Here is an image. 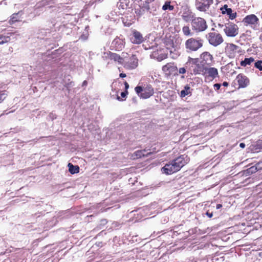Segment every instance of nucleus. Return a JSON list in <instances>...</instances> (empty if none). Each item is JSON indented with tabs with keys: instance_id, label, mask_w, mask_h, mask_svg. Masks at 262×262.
<instances>
[{
	"instance_id": "1",
	"label": "nucleus",
	"mask_w": 262,
	"mask_h": 262,
	"mask_svg": "<svg viewBox=\"0 0 262 262\" xmlns=\"http://www.w3.org/2000/svg\"><path fill=\"white\" fill-rule=\"evenodd\" d=\"M188 162L187 156L182 155L166 164L162 168L163 173L171 174L179 171Z\"/></svg>"
},
{
	"instance_id": "2",
	"label": "nucleus",
	"mask_w": 262,
	"mask_h": 262,
	"mask_svg": "<svg viewBox=\"0 0 262 262\" xmlns=\"http://www.w3.org/2000/svg\"><path fill=\"white\" fill-rule=\"evenodd\" d=\"M210 45L213 47H217L222 44L224 41L223 37L214 28L211 29V31L206 36Z\"/></svg>"
},
{
	"instance_id": "3",
	"label": "nucleus",
	"mask_w": 262,
	"mask_h": 262,
	"mask_svg": "<svg viewBox=\"0 0 262 262\" xmlns=\"http://www.w3.org/2000/svg\"><path fill=\"white\" fill-rule=\"evenodd\" d=\"M208 26L206 20L200 17H195L191 21L192 29L198 33L205 31Z\"/></svg>"
},
{
	"instance_id": "4",
	"label": "nucleus",
	"mask_w": 262,
	"mask_h": 262,
	"mask_svg": "<svg viewBox=\"0 0 262 262\" xmlns=\"http://www.w3.org/2000/svg\"><path fill=\"white\" fill-rule=\"evenodd\" d=\"M203 44V39L200 38H191L186 41L185 47L190 52L196 51L202 47Z\"/></svg>"
},
{
	"instance_id": "5",
	"label": "nucleus",
	"mask_w": 262,
	"mask_h": 262,
	"mask_svg": "<svg viewBox=\"0 0 262 262\" xmlns=\"http://www.w3.org/2000/svg\"><path fill=\"white\" fill-rule=\"evenodd\" d=\"M138 96L143 99L149 98L154 94V89L150 85L145 87L137 86L135 89Z\"/></svg>"
},
{
	"instance_id": "6",
	"label": "nucleus",
	"mask_w": 262,
	"mask_h": 262,
	"mask_svg": "<svg viewBox=\"0 0 262 262\" xmlns=\"http://www.w3.org/2000/svg\"><path fill=\"white\" fill-rule=\"evenodd\" d=\"M223 30L228 37H234L238 34V27L233 23L225 24Z\"/></svg>"
},
{
	"instance_id": "7",
	"label": "nucleus",
	"mask_w": 262,
	"mask_h": 262,
	"mask_svg": "<svg viewBox=\"0 0 262 262\" xmlns=\"http://www.w3.org/2000/svg\"><path fill=\"white\" fill-rule=\"evenodd\" d=\"M213 0H195V6L200 11H206L209 9Z\"/></svg>"
},
{
	"instance_id": "8",
	"label": "nucleus",
	"mask_w": 262,
	"mask_h": 262,
	"mask_svg": "<svg viewBox=\"0 0 262 262\" xmlns=\"http://www.w3.org/2000/svg\"><path fill=\"white\" fill-rule=\"evenodd\" d=\"M177 70V68L173 63H168L162 67V71L167 76L174 74Z\"/></svg>"
},
{
	"instance_id": "9",
	"label": "nucleus",
	"mask_w": 262,
	"mask_h": 262,
	"mask_svg": "<svg viewBox=\"0 0 262 262\" xmlns=\"http://www.w3.org/2000/svg\"><path fill=\"white\" fill-rule=\"evenodd\" d=\"M138 59L133 55L127 61H125L124 67L127 69H134L138 66Z\"/></svg>"
},
{
	"instance_id": "10",
	"label": "nucleus",
	"mask_w": 262,
	"mask_h": 262,
	"mask_svg": "<svg viewBox=\"0 0 262 262\" xmlns=\"http://www.w3.org/2000/svg\"><path fill=\"white\" fill-rule=\"evenodd\" d=\"M259 21V19L254 14H250L246 16L243 20V22L246 25H256Z\"/></svg>"
},
{
	"instance_id": "11",
	"label": "nucleus",
	"mask_w": 262,
	"mask_h": 262,
	"mask_svg": "<svg viewBox=\"0 0 262 262\" xmlns=\"http://www.w3.org/2000/svg\"><path fill=\"white\" fill-rule=\"evenodd\" d=\"M130 40L134 44H140L143 42L144 38L141 33L137 31H134L130 37Z\"/></svg>"
},
{
	"instance_id": "12",
	"label": "nucleus",
	"mask_w": 262,
	"mask_h": 262,
	"mask_svg": "<svg viewBox=\"0 0 262 262\" xmlns=\"http://www.w3.org/2000/svg\"><path fill=\"white\" fill-rule=\"evenodd\" d=\"M236 80L239 88H245L249 83V79L245 75L239 74L236 77Z\"/></svg>"
},
{
	"instance_id": "13",
	"label": "nucleus",
	"mask_w": 262,
	"mask_h": 262,
	"mask_svg": "<svg viewBox=\"0 0 262 262\" xmlns=\"http://www.w3.org/2000/svg\"><path fill=\"white\" fill-rule=\"evenodd\" d=\"M195 17L194 14L188 9H185L182 14L183 19L186 22L192 21Z\"/></svg>"
},
{
	"instance_id": "14",
	"label": "nucleus",
	"mask_w": 262,
	"mask_h": 262,
	"mask_svg": "<svg viewBox=\"0 0 262 262\" xmlns=\"http://www.w3.org/2000/svg\"><path fill=\"white\" fill-rule=\"evenodd\" d=\"M221 10L222 11V14H227L231 19H233L236 16V13L233 12L231 8H228L227 5H225L223 7H222L221 8Z\"/></svg>"
},
{
	"instance_id": "15",
	"label": "nucleus",
	"mask_w": 262,
	"mask_h": 262,
	"mask_svg": "<svg viewBox=\"0 0 262 262\" xmlns=\"http://www.w3.org/2000/svg\"><path fill=\"white\" fill-rule=\"evenodd\" d=\"M205 73L208 77H211L212 79H214L218 76L217 70L215 68H209L205 69Z\"/></svg>"
},
{
	"instance_id": "16",
	"label": "nucleus",
	"mask_w": 262,
	"mask_h": 262,
	"mask_svg": "<svg viewBox=\"0 0 262 262\" xmlns=\"http://www.w3.org/2000/svg\"><path fill=\"white\" fill-rule=\"evenodd\" d=\"M202 71V67L200 64H197L194 66H191L188 68V72L191 74L193 73L195 75L200 74Z\"/></svg>"
},
{
	"instance_id": "17",
	"label": "nucleus",
	"mask_w": 262,
	"mask_h": 262,
	"mask_svg": "<svg viewBox=\"0 0 262 262\" xmlns=\"http://www.w3.org/2000/svg\"><path fill=\"white\" fill-rule=\"evenodd\" d=\"M109 57L111 60L117 61L119 63H122L124 61L123 58L116 53L110 52L109 54Z\"/></svg>"
},
{
	"instance_id": "18",
	"label": "nucleus",
	"mask_w": 262,
	"mask_h": 262,
	"mask_svg": "<svg viewBox=\"0 0 262 262\" xmlns=\"http://www.w3.org/2000/svg\"><path fill=\"white\" fill-rule=\"evenodd\" d=\"M201 58L206 62H211L212 60V56L208 52L203 53L201 55Z\"/></svg>"
},
{
	"instance_id": "19",
	"label": "nucleus",
	"mask_w": 262,
	"mask_h": 262,
	"mask_svg": "<svg viewBox=\"0 0 262 262\" xmlns=\"http://www.w3.org/2000/svg\"><path fill=\"white\" fill-rule=\"evenodd\" d=\"M198 62V58H192L191 57H189L188 61L186 63V68H189L191 66H194L199 64Z\"/></svg>"
},
{
	"instance_id": "20",
	"label": "nucleus",
	"mask_w": 262,
	"mask_h": 262,
	"mask_svg": "<svg viewBox=\"0 0 262 262\" xmlns=\"http://www.w3.org/2000/svg\"><path fill=\"white\" fill-rule=\"evenodd\" d=\"M69 170L72 174L78 173L79 171V167L78 166H74L71 163L68 164Z\"/></svg>"
},
{
	"instance_id": "21",
	"label": "nucleus",
	"mask_w": 262,
	"mask_h": 262,
	"mask_svg": "<svg viewBox=\"0 0 262 262\" xmlns=\"http://www.w3.org/2000/svg\"><path fill=\"white\" fill-rule=\"evenodd\" d=\"M145 152V150H137L133 154V155H132V158L135 159L140 158L142 157H144L145 156V154H144Z\"/></svg>"
},
{
	"instance_id": "22",
	"label": "nucleus",
	"mask_w": 262,
	"mask_h": 262,
	"mask_svg": "<svg viewBox=\"0 0 262 262\" xmlns=\"http://www.w3.org/2000/svg\"><path fill=\"white\" fill-rule=\"evenodd\" d=\"M254 61V59L252 57L246 58L244 60L241 62V65L243 67H246L247 65H250Z\"/></svg>"
},
{
	"instance_id": "23",
	"label": "nucleus",
	"mask_w": 262,
	"mask_h": 262,
	"mask_svg": "<svg viewBox=\"0 0 262 262\" xmlns=\"http://www.w3.org/2000/svg\"><path fill=\"white\" fill-rule=\"evenodd\" d=\"M174 7L173 6L170 5V1H166L164 5L162 7V9L163 10H166L167 9L171 11L173 9Z\"/></svg>"
},
{
	"instance_id": "24",
	"label": "nucleus",
	"mask_w": 262,
	"mask_h": 262,
	"mask_svg": "<svg viewBox=\"0 0 262 262\" xmlns=\"http://www.w3.org/2000/svg\"><path fill=\"white\" fill-rule=\"evenodd\" d=\"M182 32L183 34L186 36H189L192 35V33L191 30L189 27V26H184L182 28Z\"/></svg>"
},
{
	"instance_id": "25",
	"label": "nucleus",
	"mask_w": 262,
	"mask_h": 262,
	"mask_svg": "<svg viewBox=\"0 0 262 262\" xmlns=\"http://www.w3.org/2000/svg\"><path fill=\"white\" fill-rule=\"evenodd\" d=\"M257 171H258V170L256 166L255 165L254 166H252L250 167V168H248L246 170V173L249 174H251L256 172Z\"/></svg>"
},
{
	"instance_id": "26",
	"label": "nucleus",
	"mask_w": 262,
	"mask_h": 262,
	"mask_svg": "<svg viewBox=\"0 0 262 262\" xmlns=\"http://www.w3.org/2000/svg\"><path fill=\"white\" fill-rule=\"evenodd\" d=\"M190 88L188 86L185 87L184 90L181 92V96L183 97L190 93Z\"/></svg>"
},
{
	"instance_id": "27",
	"label": "nucleus",
	"mask_w": 262,
	"mask_h": 262,
	"mask_svg": "<svg viewBox=\"0 0 262 262\" xmlns=\"http://www.w3.org/2000/svg\"><path fill=\"white\" fill-rule=\"evenodd\" d=\"M150 9V6L149 5V2H145L143 4V6L141 7V10L143 11H149Z\"/></svg>"
},
{
	"instance_id": "28",
	"label": "nucleus",
	"mask_w": 262,
	"mask_h": 262,
	"mask_svg": "<svg viewBox=\"0 0 262 262\" xmlns=\"http://www.w3.org/2000/svg\"><path fill=\"white\" fill-rule=\"evenodd\" d=\"M262 60H258L254 64L255 67L259 69L260 71H262Z\"/></svg>"
},
{
	"instance_id": "29",
	"label": "nucleus",
	"mask_w": 262,
	"mask_h": 262,
	"mask_svg": "<svg viewBox=\"0 0 262 262\" xmlns=\"http://www.w3.org/2000/svg\"><path fill=\"white\" fill-rule=\"evenodd\" d=\"M18 15V13H14L12 14L11 16V20L12 23H14L16 21H17V16Z\"/></svg>"
},
{
	"instance_id": "30",
	"label": "nucleus",
	"mask_w": 262,
	"mask_h": 262,
	"mask_svg": "<svg viewBox=\"0 0 262 262\" xmlns=\"http://www.w3.org/2000/svg\"><path fill=\"white\" fill-rule=\"evenodd\" d=\"M9 39H10V38L8 36H3L2 35H0V41L6 40V41L5 42V43H6V42H8Z\"/></svg>"
},
{
	"instance_id": "31",
	"label": "nucleus",
	"mask_w": 262,
	"mask_h": 262,
	"mask_svg": "<svg viewBox=\"0 0 262 262\" xmlns=\"http://www.w3.org/2000/svg\"><path fill=\"white\" fill-rule=\"evenodd\" d=\"M186 69H187L188 70V68H186V67H183V68H180L179 70V74H185L186 72Z\"/></svg>"
},
{
	"instance_id": "32",
	"label": "nucleus",
	"mask_w": 262,
	"mask_h": 262,
	"mask_svg": "<svg viewBox=\"0 0 262 262\" xmlns=\"http://www.w3.org/2000/svg\"><path fill=\"white\" fill-rule=\"evenodd\" d=\"M7 94L3 92L0 93V103L6 98Z\"/></svg>"
},
{
	"instance_id": "33",
	"label": "nucleus",
	"mask_w": 262,
	"mask_h": 262,
	"mask_svg": "<svg viewBox=\"0 0 262 262\" xmlns=\"http://www.w3.org/2000/svg\"><path fill=\"white\" fill-rule=\"evenodd\" d=\"M258 170H262V162H259L255 164Z\"/></svg>"
},
{
	"instance_id": "34",
	"label": "nucleus",
	"mask_w": 262,
	"mask_h": 262,
	"mask_svg": "<svg viewBox=\"0 0 262 262\" xmlns=\"http://www.w3.org/2000/svg\"><path fill=\"white\" fill-rule=\"evenodd\" d=\"M127 93H128V92H127V91H126L125 92H121V96L122 98H125V97H126V95L127 94Z\"/></svg>"
},
{
	"instance_id": "35",
	"label": "nucleus",
	"mask_w": 262,
	"mask_h": 262,
	"mask_svg": "<svg viewBox=\"0 0 262 262\" xmlns=\"http://www.w3.org/2000/svg\"><path fill=\"white\" fill-rule=\"evenodd\" d=\"M214 88L216 90H219V89H220V88H221V84H219V83H215V84H214Z\"/></svg>"
},
{
	"instance_id": "36",
	"label": "nucleus",
	"mask_w": 262,
	"mask_h": 262,
	"mask_svg": "<svg viewBox=\"0 0 262 262\" xmlns=\"http://www.w3.org/2000/svg\"><path fill=\"white\" fill-rule=\"evenodd\" d=\"M206 215L210 218H211L213 215L212 213H209L208 212H207Z\"/></svg>"
},
{
	"instance_id": "37",
	"label": "nucleus",
	"mask_w": 262,
	"mask_h": 262,
	"mask_svg": "<svg viewBox=\"0 0 262 262\" xmlns=\"http://www.w3.org/2000/svg\"><path fill=\"white\" fill-rule=\"evenodd\" d=\"M239 146H240L241 148H245V143H241L239 144Z\"/></svg>"
},
{
	"instance_id": "38",
	"label": "nucleus",
	"mask_w": 262,
	"mask_h": 262,
	"mask_svg": "<svg viewBox=\"0 0 262 262\" xmlns=\"http://www.w3.org/2000/svg\"><path fill=\"white\" fill-rule=\"evenodd\" d=\"M124 84H125V89L127 90L129 88V84L126 82H125Z\"/></svg>"
},
{
	"instance_id": "39",
	"label": "nucleus",
	"mask_w": 262,
	"mask_h": 262,
	"mask_svg": "<svg viewBox=\"0 0 262 262\" xmlns=\"http://www.w3.org/2000/svg\"><path fill=\"white\" fill-rule=\"evenodd\" d=\"M222 207V205L221 204H219L216 205V208L217 209H220Z\"/></svg>"
},
{
	"instance_id": "40",
	"label": "nucleus",
	"mask_w": 262,
	"mask_h": 262,
	"mask_svg": "<svg viewBox=\"0 0 262 262\" xmlns=\"http://www.w3.org/2000/svg\"><path fill=\"white\" fill-rule=\"evenodd\" d=\"M126 76V74H124V73H121L120 74V77H122V78H124V77H125Z\"/></svg>"
},
{
	"instance_id": "41",
	"label": "nucleus",
	"mask_w": 262,
	"mask_h": 262,
	"mask_svg": "<svg viewBox=\"0 0 262 262\" xmlns=\"http://www.w3.org/2000/svg\"><path fill=\"white\" fill-rule=\"evenodd\" d=\"M218 27L221 28H222L223 27H224V28H225V25H224L223 24H218Z\"/></svg>"
},
{
	"instance_id": "42",
	"label": "nucleus",
	"mask_w": 262,
	"mask_h": 262,
	"mask_svg": "<svg viewBox=\"0 0 262 262\" xmlns=\"http://www.w3.org/2000/svg\"><path fill=\"white\" fill-rule=\"evenodd\" d=\"M88 84V82L84 80L82 83V86L86 85Z\"/></svg>"
},
{
	"instance_id": "43",
	"label": "nucleus",
	"mask_w": 262,
	"mask_h": 262,
	"mask_svg": "<svg viewBox=\"0 0 262 262\" xmlns=\"http://www.w3.org/2000/svg\"><path fill=\"white\" fill-rule=\"evenodd\" d=\"M223 85L225 86H227L228 85V83L227 82H224Z\"/></svg>"
},
{
	"instance_id": "44",
	"label": "nucleus",
	"mask_w": 262,
	"mask_h": 262,
	"mask_svg": "<svg viewBox=\"0 0 262 262\" xmlns=\"http://www.w3.org/2000/svg\"><path fill=\"white\" fill-rule=\"evenodd\" d=\"M73 82H71L68 84V86H73Z\"/></svg>"
},
{
	"instance_id": "45",
	"label": "nucleus",
	"mask_w": 262,
	"mask_h": 262,
	"mask_svg": "<svg viewBox=\"0 0 262 262\" xmlns=\"http://www.w3.org/2000/svg\"><path fill=\"white\" fill-rule=\"evenodd\" d=\"M165 58V57H164V58ZM163 58L160 57H159L158 58V60H159V61H161V60H163Z\"/></svg>"
},
{
	"instance_id": "46",
	"label": "nucleus",
	"mask_w": 262,
	"mask_h": 262,
	"mask_svg": "<svg viewBox=\"0 0 262 262\" xmlns=\"http://www.w3.org/2000/svg\"><path fill=\"white\" fill-rule=\"evenodd\" d=\"M5 41H6V40H5V41H0V45L4 43Z\"/></svg>"
},
{
	"instance_id": "47",
	"label": "nucleus",
	"mask_w": 262,
	"mask_h": 262,
	"mask_svg": "<svg viewBox=\"0 0 262 262\" xmlns=\"http://www.w3.org/2000/svg\"><path fill=\"white\" fill-rule=\"evenodd\" d=\"M117 99L118 100H120V101L121 100V99H120V97H119V96L117 97Z\"/></svg>"
},
{
	"instance_id": "48",
	"label": "nucleus",
	"mask_w": 262,
	"mask_h": 262,
	"mask_svg": "<svg viewBox=\"0 0 262 262\" xmlns=\"http://www.w3.org/2000/svg\"><path fill=\"white\" fill-rule=\"evenodd\" d=\"M150 154V152H148V153L147 154V155H149Z\"/></svg>"
}]
</instances>
